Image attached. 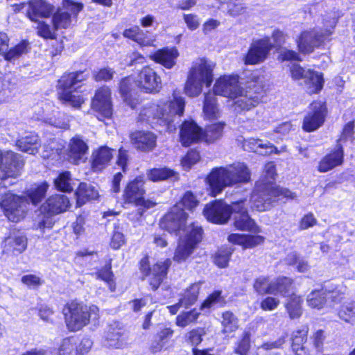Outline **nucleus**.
Listing matches in <instances>:
<instances>
[{"instance_id": "8", "label": "nucleus", "mask_w": 355, "mask_h": 355, "mask_svg": "<svg viewBox=\"0 0 355 355\" xmlns=\"http://www.w3.org/2000/svg\"><path fill=\"white\" fill-rule=\"evenodd\" d=\"M185 236L180 239L173 257L174 261L182 262L185 261L193 252L197 244L202 239V230L198 223H191L184 227Z\"/></svg>"}, {"instance_id": "55", "label": "nucleus", "mask_w": 355, "mask_h": 355, "mask_svg": "<svg viewBox=\"0 0 355 355\" xmlns=\"http://www.w3.org/2000/svg\"><path fill=\"white\" fill-rule=\"evenodd\" d=\"M174 175V171L167 168H154L148 174L149 179L153 181L164 180Z\"/></svg>"}, {"instance_id": "61", "label": "nucleus", "mask_w": 355, "mask_h": 355, "mask_svg": "<svg viewBox=\"0 0 355 355\" xmlns=\"http://www.w3.org/2000/svg\"><path fill=\"white\" fill-rule=\"evenodd\" d=\"M204 334L205 331L203 329H195L188 333L187 338L192 345L197 346L202 342V336Z\"/></svg>"}, {"instance_id": "46", "label": "nucleus", "mask_w": 355, "mask_h": 355, "mask_svg": "<svg viewBox=\"0 0 355 355\" xmlns=\"http://www.w3.org/2000/svg\"><path fill=\"white\" fill-rule=\"evenodd\" d=\"M272 281L269 277L261 276L257 277L254 282L253 288L259 295L270 294L272 291Z\"/></svg>"}, {"instance_id": "3", "label": "nucleus", "mask_w": 355, "mask_h": 355, "mask_svg": "<svg viewBox=\"0 0 355 355\" xmlns=\"http://www.w3.org/2000/svg\"><path fill=\"white\" fill-rule=\"evenodd\" d=\"M67 329L77 331L87 326L90 321L99 318V309L96 305L88 306L83 302L71 301L62 310Z\"/></svg>"}, {"instance_id": "14", "label": "nucleus", "mask_w": 355, "mask_h": 355, "mask_svg": "<svg viewBox=\"0 0 355 355\" xmlns=\"http://www.w3.org/2000/svg\"><path fill=\"white\" fill-rule=\"evenodd\" d=\"M245 200H242L232 204L234 227L241 231L259 233L261 229L248 215L247 208L245 206Z\"/></svg>"}, {"instance_id": "24", "label": "nucleus", "mask_w": 355, "mask_h": 355, "mask_svg": "<svg viewBox=\"0 0 355 355\" xmlns=\"http://www.w3.org/2000/svg\"><path fill=\"white\" fill-rule=\"evenodd\" d=\"M202 136V129L194 121H184L182 125L180 140L183 146H190L198 141Z\"/></svg>"}, {"instance_id": "17", "label": "nucleus", "mask_w": 355, "mask_h": 355, "mask_svg": "<svg viewBox=\"0 0 355 355\" xmlns=\"http://www.w3.org/2000/svg\"><path fill=\"white\" fill-rule=\"evenodd\" d=\"M171 264V261L166 259L155 264L150 268L148 258H144L140 261V269L146 276H150V285L153 290H156L162 282L167 274V270Z\"/></svg>"}, {"instance_id": "29", "label": "nucleus", "mask_w": 355, "mask_h": 355, "mask_svg": "<svg viewBox=\"0 0 355 355\" xmlns=\"http://www.w3.org/2000/svg\"><path fill=\"white\" fill-rule=\"evenodd\" d=\"M179 53L175 48H166L158 50L152 56L153 60L167 69H171L175 64Z\"/></svg>"}, {"instance_id": "11", "label": "nucleus", "mask_w": 355, "mask_h": 355, "mask_svg": "<svg viewBox=\"0 0 355 355\" xmlns=\"http://www.w3.org/2000/svg\"><path fill=\"white\" fill-rule=\"evenodd\" d=\"M184 105V98L174 92L172 100L157 106L156 117L160 120L161 123L167 125L168 128H170L171 123L174 121V118L183 114Z\"/></svg>"}, {"instance_id": "31", "label": "nucleus", "mask_w": 355, "mask_h": 355, "mask_svg": "<svg viewBox=\"0 0 355 355\" xmlns=\"http://www.w3.org/2000/svg\"><path fill=\"white\" fill-rule=\"evenodd\" d=\"M17 146L21 151L35 155L38 153L39 137L33 132H26L17 140Z\"/></svg>"}, {"instance_id": "4", "label": "nucleus", "mask_w": 355, "mask_h": 355, "mask_svg": "<svg viewBox=\"0 0 355 355\" xmlns=\"http://www.w3.org/2000/svg\"><path fill=\"white\" fill-rule=\"evenodd\" d=\"M215 64L211 61L200 58L191 68L184 87L187 95L198 96L202 90L203 85L209 87L213 81V69Z\"/></svg>"}, {"instance_id": "34", "label": "nucleus", "mask_w": 355, "mask_h": 355, "mask_svg": "<svg viewBox=\"0 0 355 355\" xmlns=\"http://www.w3.org/2000/svg\"><path fill=\"white\" fill-rule=\"evenodd\" d=\"M77 204L78 206H82L87 201L96 199L98 196V193L95 188L87 183H80L76 191Z\"/></svg>"}, {"instance_id": "53", "label": "nucleus", "mask_w": 355, "mask_h": 355, "mask_svg": "<svg viewBox=\"0 0 355 355\" xmlns=\"http://www.w3.org/2000/svg\"><path fill=\"white\" fill-rule=\"evenodd\" d=\"M302 300L300 297L294 295L290 299V301L286 304V308L292 319L299 318L302 314L301 308Z\"/></svg>"}, {"instance_id": "57", "label": "nucleus", "mask_w": 355, "mask_h": 355, "mask_svg": "<svg viewBox=\"0 0 355 355\" xmlns=\"http://www.w3.org/2000/svg\"><path fill=\"white\" fill-rule=\"evenodd\" d=\"M48 188L49 184L44 182L31 191L29 194V198L33 205H37L41 202V200L44 198Z\"/></svg>"}, {"instance_id": "58", "label": "nucleus", "mask_w": 355, "mask_h": 355, "mask_svg": "<svg viewBox=\"0 0 355 355\" xmlns=\"http://www.w3.org/2000/svg\"><path fill=\"white\" fill-rule=\"evenodd\" d=\"M246 7L242 0H231L227 5V12L231 16H238L245 12Z\"/></svg>"}, {"instance_id": "21", "label": "nucleus", "mask_w": 355, "mask_h": 355, "mask_svg": "<svg viewBox=\"0 0 355 355\" xmlns=\"http://www.w3.org/2000/svg\"><path fill=\"white\" fill-rule=\"evenodd\" d=\"M326 107L321 102L311 104L310 110L304 116L302 128L306 132H312L320 128L324 121Z\"/></svg>"}, {"instance_id": "59", "label": "nucleus", "mask_w": 355, "mask_h": 355, "mask_svg": "<svg viewBox=\"0 0 355 355\" xmlns=\"http://www.w3.org/2000/svg\"><path fill=\"white\" fill-rule=\"evenodd\" d=\"M200 159L199 153L196 150H191L182 159V167L189 170Z\"/></svg>"}, {"instance_id": "25", "label": "nucleus", "mask_w": 355, "mask_h": 355, "mask_svg": "<svg viewBox=\"0 0 355 355\" xmlns=\"http://www.w3.org/2000/svg\"><path fill=\"white\" fill-rule=\"evenodd\" d=\"M343 146L338 144L334 152L327 155L321 159L318 165V171L321 173H325L337 166L341 165L343 162Z\"/></svg>"}, {"instance_id": "13", "label": "nucleus", "mask_w": 355, "mask_h": 355, "mask_svg": "<svg viewBox=\"0 0 355 355\" xmlns=\"http://www.w3.org/2000/svg\"><path fill=\"white\" fill-rule=\"evenodd\" d=\"M331 33L330 29L325 31L318 29L303 31L297 40L299 51L302 53L313 52L315 48H319Z\"/></svg>"}, {"instance_id": "50", "label": "nucleus", "mask_w": 355, "mask_h": 355, "mask_svg": "<svg viewBox=\"0 0 355 355\" xmlns=\"http://www.w3.org/2000/svg\"><path fill=\"white\" fill-rule=\"evenodd\" d=\"M327 294L324 291H313L307 297L308 305L314 309H321L326 302Z\"/></svg>"}, {"instance_id": "49", "label": "nucleus", "mask_w": 355, "mask_h": 355, "mask_svg": "<svg viewBox=\"0 0 355 355\" xmlns=\"http://www.w3.org/2000/svg\"><path fill=\"white\" fill-rule=\"evenodd\" d=\"M250 349V333L248 331L243 332L242 338L234 346V352L238 355H248Z\"/></svg>"}, {"instance_id": "52", "label": "nucleus", "mask_w": 355, "mask_h": 355, "mask_svg": "<svg viewBox=\"0 0 355 355\" xmlns=\"http://www.w3.org/2000/svg\"><path fill=\"white\" fill-rule=\"evenodd\" d=\"M123 36L130 38L141 46H148L150 44L149 41H146L144 38L143 31L139 26H134L132 28L125 29L123 31Z\"/></svg>"}, {"instance_id": "12", "label": "nucleus", "mask_w": 355, "mask_h": 355, "mask_svg": "<svg viewBox=\"0 0 355 355\" xmlns=\"http://www.w3.org/2000/svg\"><path fill=\"white\" fill-rule=\"evenodd\" d=\"M291 73L293 79H303L306 92L309 94L319 92L323 87L324 79L321 73L310 69L306 70L298 64L291 67Z\"/></svg>"}, {"instance_id": "35", "label": "nucleus", "mask_w": 355, "mask_h": 355, "mask_svg": "<svg viewBox=\"0 0 355 355\" xmlns=\"http://www.w3.org/2000/svg\"><path fill=\"white\" fill-rule=\"evenodd\" d=\"M173 330L169 327L161 329L156 334L155 339L151 343L150 349L152 352H160L173 335Z\"/></svg>"}, {"instance_id": "39", "label": "nucleus", "mask_w": 355, "mask_h": 355, "mask_svg": "<svg viewBox=\"0 0 355 355\" xmlns=\"http://www.w3.org/2000/svg\"><path fill=\"white\" fill-rule=\"evenodd\" d=\"M238 322V318L233 313L230 311L224 312L222 314V332L227 335L234 332L239 328Z\"/></svg>"}, {"instance_id": "56", "label": "nucleus", "mask_w": 355, "mask_h": 355, "mask_svg": "<svg viewBox=\"0 0 355 355\" xmlns=\"http://www.w3.org/2000/svg\"><path fill=\"white\" fill-rule=\"evenodd\" d=\"M98 279L104 281L111 291H114L115 284L113 280L114 275L111 270V265L107 264L97 272Z\"/></svg>"}, {"instance_id": "7", "label": "nucleus", "mask_w": 355, "mask_h": 355, "mask_svg": "<svg viewBox=\"0 0 355 355\" xmlns=\"http://www.w3.org/2000/svg\"><path fill=\"white\" fill-rule=\"evenodd\" d=\"M280 197L294 199L296 194L286 188L279 187L266 185L263 189L256 187L250 199L252 208L259 211H264L280 200Z\"/></svg>"}, {"instance_id": "9", "label": "nucleus", "mask_w": 355, "mask_h": 355, "mask_svg": "<svg viewBox=\"0 0 355 355\" xmlns=\"http://www.w3.org/2000/svg\"><path fill=\"white\" fill-rule=\"evenodd\" d=\"M144 179L139 176L130 181L125 186L123 192V200L124 203H132L137 206H141L146 209L155 206L156 203L150 200H145Z\"/></svg>"}, {"instance_id": "16", "label": "nucleus", "mask_w": 355, "mask_h": 355, "mask_svg": "<svg viewBox=\"0 0 355 355\" xmlns=\"http://www.w3.org/2000/svg\"><path fill=\"white\" fill-rule=\"evenodd\" d=\"M92 109L97 113V118L100 121L110 119L112 115V104L111 101V92L108 87L99 88L92 99Z\"/></svg>"}, {"instance_id": "19", "label": "nucleus", "mask_w": 355, "mask_h": 355, "mask_svg": "<svg viewBox=\"0 0 355 355\" xmlns=\"http://www.w3.org/2000/svg\"><path fill=\"white\" fill-rule=\"evenodd\" d=\"M135 84L146 93H157L162 89L161 78L149 67H145L140 71Z\"/></svg>"}, {"instance_id": "54", "label": "nucleus", "mask_w": 355, "mask_h": 355, "mask_svg": "<svg viewBox=\"0 0 355 355\" xmlns=\"http://www.w3.org/2000/svg\"><path fill=\"white\" fill-rule=\"evenodd\" d=\"M132 83V79L130 77H125L123 78L120 82L119 91L125 101H126L132 109H135L137 107V103L132 101L129 99L128 96Z\"/></svg>"}, {"instance_id": "42", "label": "nucleus", "mask_w": 355, "mask_h": 355, "mask_svg": "<svg viewBox=\"0 0 355 355\" xmlns=\"http://www.w3.org/2000/svg\"><path fill=\"white\" fill-rule=\"evenodd\" d=\"M200 288V283H195L191 285L190 287L184 292L183 297L180 300V304L181 306H184L187 308L193 304L197 300Z\"/></svg>"}, {"instance_id": "48", "label": "nucleus", "mask_w": 355, "mask_h": 355, "mask_svg": "<svg viewBox=\"0 0 355 355\" xmlns=\"http://www.w3.org/2000/svg\"><path fill=\"white\" fill-rule=\"evenodd\" d=\"M199 315L200 313L196 309L182 313L176 317L175 324L178 327L182 328L186 327L187 326L194 323L197 320Z\"/></svg>"}, {"instance_id": "60", "label": "nucleus", "mask_w": 355, "mask_h": 355, "mask_svg": "<svg viewBox=\"0 0 355 355\" xmlns=\"http://www.w3.org/2000/svg\"><path fill=\"white\" fill-rule=\"evenodd\" d=\"M38 35L44 39H55V31H53L50 26L44 21L38 22L37 26Z\"/></svg>"}, {"instance_id": "33", "label": "nucleus", "mask_w": 355, "mask_h": 355, "mask_svg": "<svg viewBox=\"0 0 355 355\" xmlns=\"http://www.w3.org/2000/svg\"><path fill=\"white\" fill-rule=\"evenodd\" d=\"M259 103V98L257 96H253L250 92H247L246 94H243V91L236 98L234 107V110L237 112L249 110L252 107H255Z\"/></svg>"}, {"instance_id": "20", "label": "nucleus", "mask_w": 355, "mask_h": 355, "mask_svg": "<svg viewBox=\"0 0 355 355\" xmlns=\"http://www.w3.org/2000/svg\"><path fill=\"white\" fill-rule=\"evenodd\" d=\"M238 76H224L218 78L214 85L215 95L235 100L241 93Z\"/></svg>"}, {"instance_id": "45", "label": "nucleus", "mask_w": 355, "mask_h": 355, "mask_svg": "<svg viewBox=\"0 0 355 355\" xmlns=\"http://www.w3.org/2000/svg\"><path fill=\"white\" fill-rule=\"evenodd\" d=\"M233 251L234 250L231 247H222L215 254L214 263L219 268H226L228 266V263Z\"/></svg>"}, {"instance_id": "63", "label": "nucleus", "mask_w": 355, "mask_h": 355, "mask_svg": "<svg viewBox=\"0 0 355 355\" xmlns=\"http://www.w3.org/2000/svg\"><path fill=\"white\" fill-rule=\"evenodd\" d=\"M183 19L187 28L191 31L197 29L200 25L199 18L198 15L195 14H184Z\"/></svg>"}, {"instance_id": "37", "label": "nucleus", "mask_w": 355, "mask_h": 355, "mask_svg": "<svg viewBox=\"0 0 355 355\" xmlns=\"http://www.w3.org/2000/svg\"><path fill=\"white\" fill-rule=\"evenodd\" d=\"M293 286L292 279L281 277L272 281L271 295L286 297L289 295Z\"/></svg>"}, {"instance_id": "1", "label": "nucleus", "mask_w": 355, "mask_h": 355, "mask_svg": "<svg viewBox=\"0 0 355 355\" xmlns=\"http://www.w3.org/2000/svg\"><path fill=\"white\" fill-rule=\"evenodd\" d=\"M23 166L24 162L19 155L0 150V207L5 216L14 223L24 218L28 202L24 196L7 192L6 188L15 184Z\"/></svg>"}, {"instance_id": "47", "label": "nucleus", "mask_w": 355, "mask_h": 355, "mask_svg": "<svg viewBox=\"0 0 355 355\" xmlns=\"http://www.w3.org/2000/svg\"><path fill=\"white\" fill-rule=\"evenodd\" d=\"M112 330L109 331L107 338L109 345L116 349L123 347L127 343L126 336L119 330L115 331L114 329H112Z\"/></svg>"}, {"instance_id": "5", "label": "nucleus", "mask_w": 355, "mask_h": 355, "mask_svg": "<svg viewBox=\"0 0 355 355\" xmlns=\"http://www.w3.org/2000/svg\"><path fill=\"white\" fill-rule=\"evenodd\" d=\"M198 204L193 194L188 191L182 197L181 201L175 204L169 212L161 220L160 227L168 232H173L185 227L188 219V214L184 211V207L193 210Z\"/></svg>"}, {"instance_id": "38", "label": "nucleus", "mask_w": 355, "mask_h": 355, "mask_svg": "<svg viewBox=\"0 0 355 355\" xmlns=\"http://www.w3.org/2000/svg\"><path fill=\"white\" fill-rule=\"evenodd\" d=\"M203 112L206 117L209 119H215L218 116L219 111L214 94L208 92L205 94Z\"/></svg>"}, {"instance_id": "36", "label": "nucleus", "mask_w": 355, "mask_h": 355, "mask_svg": "<svg viewBox=\"0 0 355 355\" xmlns=\"http://www.w3.org/2000/svg\"><path fill=\"white\" fill-rule=\"evenodd\" d=\"M243 146L245 150H252L261 155H268L276 150V148L270 142L264 143L261 139H255L245 141Z\"/></svg>"}, {"instance_id": "15", "label": "nucleus", "mask_w": 355, "mask_h": 355, "mask_svg": "<svg viewBox=\"0 0 355 355\" xmlns=\"http://www.w3.org/2000/svg\"><path fill=\"white\" fill-rule=\"evenodd\" d=\"M272 47L273 45L268 37L253 41L244 57V63L254 65L263 62L268 58Z\"/></svg>"}, {"instance_id": "10", "label": "nucleus", "mask_w": 355, "mask_h": 355, "mask_svg": "<svg viewBox=\"0 0 355 355\" xmlns=\"http://www.w3.org/2000/svg\"><path fill=\"white\" fill-rule=\"evenodd\" d=\"M83 8L82 3L63 0L62 7L58 8L52 17L54 31L69 28L71 24L72 19L76 18Z\"/></svg>"}, {"instance_id": "26", "label": "nucleus", "mask_w": 355, "mask_h": 355, "mask_svg": "<svg viewBox=\"0 0 355 355\" xmlns=\"http://www.w3.org/2000/svg\"><path fill=\"white\" fill-rule=\"evenodd\" d=\"M27 247V239L25 236L10 234L3 243V252L6 254L18 255L22 253Z\"/></svg>"}, {"instance_id": "23", "label": "nucleus", "mask_w": 355, "mask_h": 355, "mask_svg": "<svg viewBox=\"0 0 355 355\" xmlns=\"http://www.w3.org/2000/svg\"><path fill=\"white\" fill-rule=\"evenodd\" d=\"M70 202L65 195L50 196L41 207V211L49 215L58 214L67 211Z\"/></svg>"}, {"instance_id": "40", "label": "nucleus", "mask_w": 355, "mask_h": 355, "mask_svg": "<svg viewBox=\"0 0 355 355\" xmlns=\"http://www.w3.org/2000/svg\"><path fill=\"white\" fill-rule=\"evenodd\" d=\"M28 42L23 40L9 51H4L1 54L3 55L6 60L10 62L14 61L28 52Z\"/></svg>"}, {"instance_id": "30", "label": "nucleus", "mask_w": 355, "mask_h": 355, "mask_svg": "<svg viewBox=\"0 0 355 355\" xmlns=\"http://www.w3.org/2000/svg\"><path fill=\"white\" fill-rule=\"evenodd\" d=\"M112 150L102 146L92 154V168L95 171H100L103 169L110 162L112 157Z\"/></svg>"}, {"instance_id": "44", "label": "nucleus", "mask_w": 355, "mask_h": 355, "mask_svg": "<svg viewBox=\"0 0 355 355\" xmlns=\"http://www.w3.org/2000/svg\"><path fill=\"white\" fill-rule=\"evenodd\" d=\"M54 184L57 189L63 192H69L73 190L72 179L70 172L60 173L54 180Z\"/></svg>"}, {"instance_id": "28", "label": "nucleus", "mask_w": 355, "mask_h": 355, "mask_svg": "<svg viewBox=\"0 0 355 355\" xmlns=\"http://www.w3.org/2000/svg\"><path fill=\"white\" fill-rule=\"evenodd\" d=\"M130 137L135 147L141 150H152L156 144V136L150 132H135Z\"/></svg>"}, {"instance_id": "22", "label": "nucleus", "mask_w": 355, "mask_h": 355, "mask_svg": "<svg viewBox=\"0 0 355 355\" xmlns=\"http://www.w3.org/2000/svg\"><path fill=\"white\" fill-rule=\"evenodd\" d=\"M89 146L87 141L80 135L72 137L68 144L67 155L69 161L74 164L85 162L87 159Z\"/></svg>"}, {"instance_id": "43", "label": "nucleus", "mask_w": 355, "mask_h": 355, "mask_svg": "<svg viewBox=\"0 0 355 355\" xmlns=\"http://www.w3.org/2000/svg\"><path fill=\"white\" fill-rule=\"evenodd\" d=\"M44 121L51 125L62 129H67L69 126V116L58 111L55 112L53 116L46 117Z\"/></svg>"}, {"instance_id": "18", "label": "nucleus", "mask_w": 355, "mask_h": 355, "mask_svg": "<svg viewBox=\"0 0 355 355\" xmlns=\"http://www.w3.org/2000/svg\"><path fill=\"white\" fill-rule=\"evenodd\" d=\"M232 210V205H228L222 200H215L205 206L203 214L209 222L225 224L229 220Z\"/></svg>"}, {"instance_id": "62", "label": "nucleus", "mask_w": 355, "mask_h": 355, "mask_svg": "<svg viewBox=\"0 0 355 355\" xmlns=\"http://www.w3.org/2000/svg\"><path fill=\"white\" fill-rule=\"evenodd\" d=\"M279 300L274 297H267L261 302L260 306L263 311H273L277 308Z\"/></svg>"}, {"instance_id": "2", "label": "nucleus", "mask_w": 355, "mask_h": 355, "mask_svg": "<svg viewBox=\"0 0 355 355\" xmlns=\"http://www.w3.org/2000/svg\"><path fill=\"white\" fill-rule=\"evenodd\" d=\"M251 180V171L244 162H236L224 167H215L207 177L211 193L216 196L225 187L245 184Z\"/></svg>"}, {"instance_id": "64", "label": "nucleus", "mask_w": 355, "mask_h": 355, "mask_svg": "<svg viewBox=\"0 0 355 355\" xmlns=\"http://www.w3.org/2000/svg\"><path fill=\"white\" fill-rule=\"evenodd\" d=\"M264 173H265V184H271L275 178L276 176V170L275 166L273 162H268L265 165L264 167Z\"/></svg>"}, {"instance_id": "51", "label": "nucleus", "mask_w": 355, "mask_h": 355, "mask_svg": "<svg viewBox=\"0 0 355 355\" xmlns=\"http://www.w3.org/2000/svg\"><path fill=\"white\" fill-rule=\"evenodd\" d=\"M338 316L345 322L353 323L355 322V302H351L343 304L339 312Z\"/></svg>"}, {"instance_id": "32", "label": "nucleus", "mask_w": 355, "mask_h": 355, "mask_svg": "<svg viewBox=\"0 0 355 355\" xmlns=\"http://www.w3.org/2000/svg\"><path fill=\"white\" fill-rule=\"evenodd\" d=\"M309 329L306 326L293 331L292 334V349L296 355H306L307 350L304 346L307 338Z\"/></svg>"}, {"instance_id": "41", "label": "nucleus", "mask_w": 355, "mask_h": 355, "mask_svg": "<svg viewBox=\"0 0 355 355\" xmlns=\"http://www.w3.org/2000/svg\"><path fill=\"white\" fill-rule=\"evenodd\" d=\"M225 123L222 122L210 124L207 126L204 135L207 142L212 143L223 135Z\"/></svg>"}, {"instance_id": "6", "label": "nucleus", "mask_w": 355, "mask_h": 355, "mask_svg": "<svg viewBox=\"0 0 355 355\" xmlns=\"http://www.w3.org/2000/svg\"><path fill=\"white\" fill-rule=\"evenodd\" d=\"M88 73L85 71H76L64 74L58 81V98L68 105L75 108L80 107L84 102L83 96L76 92L80 83L87 79Z\"/></svg>"}, {"instance_id": "27", "label": "nucleus", "mask_w": 355, "mask_h": 355, "mask_svg": "<svg viewBox=\"0 0 355 355\" xmlns=\"http://www.w3.org/2000/svg\"><path fill=\"white\" fill-rule=\"evenodd\" d=\"M53 10V6L44 0H31L27 15L31 21H37L39 17H49Z\"/></svg>"}]
</instances>
